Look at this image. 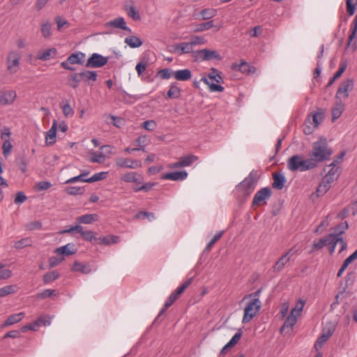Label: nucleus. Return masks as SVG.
I'll list each match as a JSON object with an SVG mask.
<instances>
[{
    "mask_svg": "<svg viewBox=\"0 0 357 357\" xmlns=\"http://www.w3.org/2000/svg\"><path fill=\"white\" fill-rule=\"evenodd\" d=\"M169 52L178 55L193 52V49L189 42L177 43L171 47Z\"/></svg>",
    "mask_w": 357,
    "mask_h": 357,
    "instance_id": "4468645a",
    "label": "nucleus"
},
{
    "mask_svg": "<svg viewBox=\"0 0 357 357\" xmlns=\"http://www.w3.org/2000/svg\"><path fill=\"white\" fill-rule=\"evenodd\" d=\"M310 156L304 159L300 155H294L287 160V167L291 172H306L316 167Z\"/></svg>",
    "mask_w": 357,
    "mask_h": 357,
    "instance_id": "f03ea898",
    "label": "nucleus"
},
{
    "mask_svg": "<svg viewBox=\"0 0 357 357\" xmlns=\"http://www.w3.org/2000/svg\"><path fill=\"white\" fill-rule=\"evenodd\" d=\"M54 252L59 255L69 256L75 254L77 252V249L74 244L68 243L63 246L56 248Z\"/></svg>",
    "mask_w": 357,
    "mask_h": 357,
    "instance_id": "4be33fe9",
    "label": "nucleus"
},
{
    "mask_svg": "<svg viewBox=\"0 0 357 357\" xmlns=\"http://www.w3.org/2000/svg\"><path fill=\"white\" fill-rule=\"evenodd\" d=\"M331 185L328 183V181L322 178V181L319 185L318 186L316 194L317 197H321L324 195L331 188Z\"/></svg>",
    "mask_w": 357,
    "mask_h": 357,
    "instance_id": "72a5a7b5",
    "label": "nucleus"
},
{
    "mask_svg": "<svg viewBox=\"0 0 357 357\" xmlns=\"http://www.w3.org/2000/svg\"><path fill=\"white\" fill-rule=\"evenodd\" d=\"M298 317L292 314V313H290V314L287 317L282 328H281V331H282L285 328H292L296 324V321H297V318Z\"/></svg>",
    "mask_w": 357,
    "mask_h": 357,
    "instance_id": "a19ab883",
    "label": "nucleus"
},
{
    "mask_svg": "<svg viewBox=\"0 0 357 357\" xmlns=\"http://www.w3.org/2000/svg\"><path fill=\"white\" fill-rule=\"evenodd\" d=\"M192 282V278H189L185 282H184L179 287H178L175 290L177 293V295L180 296L184 292V291L191 284Z\"/></svg>",
    "mask_w": 357,
    "mask_h": 357,
    "instance_id": "774afa93",
    "label": "nucleus"
},
{
    "mask_svg": "<svg viewBox=\"0 0 357 357\" xmlns=\"http://www.w3.org/2000/svg\"><path fill=\"white\" fill-rule=\"evenodd\" d=\"M192 282V278H189L185 282H184L179 287H178L175 290L177 293V295L180 296L184 292V291L191 284Z\"/></svg>",
    "mask_w": 357,
    "mask_h": 357,
    "instance_id": "338daca9",
    "label": "nucleus"
},
{
    "mask_svg": "<svg viewBox=\"0 0 357 357\" xmlns=\"http://www.w3.org/2000/svg\"><path fill=\"white\" fill-rule=\"evenodd\" d=\"M354 82L353 79H347L342 82L337 91L335 98L338 100L342 98H348L349 92L354 89Z\"/></svg>",
    "mask_w": 357,
    "mask_h": 357,
    "instance_id": "9d476101",
    "label": "nucleus"
},
{
    "mask_svg": "<svg viewBox=\"0 0 357 357\" xmlns=\"http://www.w3.org/2000/svg\"><path fill=\"white\" fill-rule=\"evenodd\" d=\"M357 33V13L355 16L352 22V26L351 29V33L349 36L347 47L351 46L353 51H355L357 48L356 42L352 43V40L356 38Z\"/></svg>",
    "mask_w": 357,
    "mask_h": 357,
    "instance_id": "5701e85b",
    "label": "nucleus"
},
{
    "mask_svg": "<svg viewBox=\"0 0 357 357\" xmlns=\"http://www.w3.org/2000/svg\"><path fill=\"white\" fill-rule=\"evenodd\" d=\"M203 20H209L217 15V10L215 8H204L200 11Z\"/></svg>",
    "mask_w": 357,
    "mask_h": 357,
    "instance_id": "a18cd8bd",
    "label": "nucleus"
},
{
    "mask_svg": "<svg viewBox=\"0 0 357 357\" xmlns=\"http://www.w3.org/2000/svg\"><path fill=\"white\" fill-rule=\"evenodd\" d=\"M85 54L82 52H75L70 54L66 61L61 63V67L64 69L73 71L75 68H73L70 64H82L84 61Z\"/></svg>",
    "mask_w": 357,
    "mask_h": 357,
    "instance_id": "6e6552de",
    "label": "nucleus"
},
{
    "mask_svg": "<svg viewBox=\"0 0 357 357\" xmlns=\"http://www.w3.org/2000/svg\"><path fill=\"white\" fill-rule=\"evenodd\" d=\"M224 234V231H220L218 234H216L213 238L208 242L207 244L205 250L209 251L212 248V247L214 245V244L222 237V236Z\"/></svg>",
    "mask_w": 357,
    "mask_h": 357,
    "instance_id": "6e6d98bb",
    "label": "nucleus"
},
{
    "mask_svg": "<svg viewBox=\"0 0 357 357\" xmlns=\"http://www.w3.org/2000/svg\"><path fill=\"white\" fill-rule=\"evenodd\" d=\"M201 82H203L208 86L211 92H222L224 87L220 84L223 82L221 72L215 68H211L207 77H202Z\"/></svg>",
    "mask_w": 357,
    "mask_h": 357,
    "instance_id": "7ed1b4c3",
    "label": "nucleus"
},
{
    "mask_svg": "<svg viewBox=\"0 0 357 357\" xmlns=\"http://www.w3.org/2000/svg\"><path fill=\"white\" fill-rule=\"evenodd\" d=\"M333 153L332 149L328 146L326 138L321 137L317 141L313 142L312 149L309 156L316 167L331 158Z\"/></svg>",
    "mask_w": 357,
    "mask_h": 357,
    "instance_id": "f257e3e1",
    "label": "nucleus"
},
{
    "mask_svg": "<svg viewBox=\"0 0 357 357\" xmlns=\"http://www.w3.org/2000/svg\"><path fill=\"white\" fill-rule=\"evenodd\" d=\"M174 77L178 81H187L192 77V73L189 69L178 70L173 72Z\"/></svg>",
    "mask_w": 357,
    "mask_h": 357,
    "instance_id": "a878e982",
    "label": "nucleus"
},
{
    "mask_svg": "<svg viewBox=\"0 0 357 357\" xmlns=\"http://www.w3.org/2000/svg\"><path fill=\"white\" fill-rule=\"evenodd\" d=\"M20 55L17 52H11L6 59L8 71L11 74L16 73L20 68Z\"/></svg>",
    "mask_w": 357,
    "mask_h": 357,
    "instance_id": "1a4fd4ad",
    "label": "nucleus"
},
{
    "mask_svg": "<svg viewBox=\"0 0 357 357\" xmlns=\"http://www.w3.org/2000/svg\"><path fill=\"white\" fill-rule=\"evenodd\" d=\"M30 245H31V240L29 238H22L16 241L14 244L16 249H22Z\"/></svg>",
    "mask_w": 357,
    "mask_h": 357,
    "instance_id": "5fc2aeb1",
    "label": "nucleus"
},
{
    "mask_svg": "<svg viewBox=\"0 0 357 357\" xmlns=\"http://www.w3.org/2000/svg\"><path fill=\"white\" fill-rule=\"evenodd\" d=\"M105 155L103 152L101 151L99 153H93L90 160L92 162L102 163L105 161Z\"/></svg>",
    "mask_w": 357,
    "mask_h": 357,
    "instance_id": "052dcab7",
    "label": "nucleus"
},
{
    "mask_svg": "<svg viewBox=\"0 0 357 357\" xmlns=\"http://www.w3.org/2000/svg\"><path fill=\"white\" fill-rule=\"evenodd\" d=\"M65 192L69 195H82L85 192L84 187L70 186L65 189Z\"/></svg>",
    "mask_w": 357,
    "mask_h": 357,
    "instance_id": "37998d69",
    "label": "nucleus"
},
{
    "mask_svg": "<svg viewBox=\"0 0 357 357\" xmlns=\"http://www.w3.org/2000/svg\"><path fill=\"white\" fill-rule=\"evenodd\" d=\"M214 26L213 21L211 20L204 23L198 24L195 26V32H202L208 30Z\"/></svg>",
    "mask_w": 357,
    "mask_h": 357,
    "instance_id": "09e8293b",
    "label": "nucleus"
},
{
    "mask_svg": "<svg viewBox=\"0 0 357 357\" xmlns=\"http://www.w3.org/2000/svg\"><path fill=\"white\" fill-rule=\"evenodd\" d=\"M305 301L299 299L296 303L295 307L291 310V313L300 317L305 306Z\"/></svg>",
    "mask_w": 357,
    "mask_h": 357,
    "instance_id": "8fccbe9b",
    "label": "nucleus"
},
{
    "mask_svg": "<svg viewBox=\"0 0 357 357\" xmlns=\"http://www.w3.org/2000/svg\"><path fill=\"white\" fill-rule=\"evenodd\" d=\"M198 160V157L194 155H188L180 158L178 162L170 165V168H180L188 167Z\"/></svg>",
    "mask_w": 357,
    "mask_h": 357,
    "instance_id": "2eb2a0df",
    "label": "nucleus"
},
{
    "mask_svg": "<svg viewBox=\"0 0 357 357\" xmlns=\"http://www.w3.org/2000/svg\"><path fill=\"white\" fill-rule=\"evenodd\" d=\"M57 53L56 48H49L38 52L37 59L41 61H47L56 56Z\"/></svg>",
    "mask_w": 357,
    "mask_h": 357,
    "instance_id": "393cba45",
    "label": "nucleus"
},
{
    "mask_svg": "<svg viewBox=\"0 0 357 357\" xmlns=\"http://www.w3.org/2000/svg\"><path fill=\"white\" fill-rule=\"evenodd\" d=\"M51 317L47 315L40 316L36 321H37L39 327L41 326H47L51 324Z\"/></svg>",
    "mask_w": 357,
    "mask_h": 357,
    "instance_id": "bf43d9fd",
    "label": "nucleus"
},
{
    "mask_svg": "<svg viewBox=\"0 0 357 357\" xmlns=\"http://www.w3.org/2000/svg\"><path fill=\"white\" fill-rule=\"evenodd\" d=\"M193 48L195 45H204L206 43V40L202 36H195L191 38L190 41L189 42Z\"/></svg>",
    "mask_w": 357,
    "mask_h": 357,
    "instance_id": "680f3d73",
    "label": "nucleus"
},
{
    "mask_svg": "<svg viewBox=\"0 0 357 357\" xmlns=\"http://www.w3.org/2000/svg\"><path fill=\"white\" fill-rule=\"evenodd\" d=\"M56 130H57V121L54 120L52 127L46 132L45 142L47 145H53L56 141Z\"/></svg>",
    "mask_w": 357,
    "mask_h": 357,
    "instance_id": "f3484780",
    "label": "nucleus"
},
{
    "mask_svg": "<svg viewBox=\"0 0 357 357\" xmlns=\"http://www.w3.org/2000/svg\"><path fill=\"white\" fill-rule=\"evenodd\" d=\"M328 243V236L320 238L319 241H314L313 242L312 246L315 250H320L323 247L327 245Z\"/></svg>",
    "mask_w": 357,
    "mask_h": 357,
    "instance_id": "e2e57ef3",
    "label": "nucleus"
},
{
    "mask_svg": "<svg viewBox=\"0 0 357 357\" xmlns=\"http://www.w3.org/2000/svg\"><path fill=\"white\" fill-rule=\"evenodd\" d=\"M349 225L347 222H342L334 227V233H331L329 235H333L335 238H340L342 237V234L344 233V231L348 229Z\"/></svg>",
    "mask_w": 357,
    "mask_h": 357,
    "instance_id": "7c9ffc66",
    "label": "nucleus"
},
{
    "mask_svg": "<svg viewBox=\"0 0 357 357\" xmlns=\"http://www.w3.org/2000/svg\"><path fill=\"white\" fill-rule=\"evenodd\" d=\"M261 301L258 298L252 299L244 309L243 323L250 321L261 308Z\"/></svg>",
    "mask_w": 357,
    "mask_h": 357,
    "instance_id": "39448f33",
    "label": "nucleus"
},
{
    "mask_svg": "<svg viewBox=\"0 0 357 357\" xmlns=\"http://www.w3.org/2000/svg\"><path fill=\"white\" fill-rule=\"evenodd\" d=\"M63 115L68 118L74 115V110L68 102L61 106Z\"/></svg>",
    "mask_w": 357,
    "mask_h": 357,
    "instance_id": "13d9d810",
    "label": "nucleus"
},
{
    "mask_svg": "<svg viewBox=\"0 0 357 357\" xmlns=\"http://www.w3.org/2000/svg\"><path fill=\"white\" fill-rule=\"evenodd\" d=\"M115 165L121 168L137 169L142 166L139 161L124 158H117L115 160Z\"/></svg>",
    "mask_w": 357,
    "mask_h": 357,
    "instance_id": "ddd939ff",
    "label": "nucleus"
},
{
    "mask_svg": "<svg viewBox=\"0 0 357 357\" xmlns=\"http://www.w3.org/2000/svg\"><path fill=\"white\" fill-rule=\"evenodd\" d=\"M69 85L73 89H77L79 86V82L82 81L80 79L79 73L71 75L69 77Z\"/></svg>",
    "mask_w": 357,
    "mask_h": 357,
    "instance_id": "603ef678",
    "label": "nucleus"
},
{
    "mask_svg": "<svg viewBox=\"0 0 357 357\" xmlns=\"http://www.w3.org/2000/svg\"><path fill=\"white\" fill-rule=\"evenodd\" d=\"M333 235H328L327 246L328 247L330 255H333L335 252L336 245L338 243V240L340 238H335Z\"/></svg>",
    "mask_w": 357,
    "mask_h": 357,
    "instance_id": "c03bdc74",
    "label": "nucleus"
},
{
    "mask_svg": "<svg viewBox=\"0 0 357 357\" xmlns=\"http://www.w3.org/2000/svg\"><path fill=\"white\" fill-rule=\"evenodd\" d=\"M125 43L131 48H137L142 45V40L135 36L127 37L125 39Z\"/></svg>",
    "mask_w": 357,
    "mask_h": 357,
    "instance_id": "c9c22d12",
    "label": "nucleus"
},
{
    "mask_svg": "<svg viewBox=\"0 0 357 357\" xmlns=\"http://www.w3.org/2000/svg\"><path fill=\"white\" fill-rule=\"evenodd\" d=\"M98 215L97 214H85L77 218V222L79 224H91L98 220Z\"/></svg>",
    "mask_w": 357,
    "mask_h": 357,
    "instance_id": "c85d7f7f",
    "label": "nucleus"
},
{
    "mask_svg": "<svg viewBox=\"0 0 357 357\" xmlns=\"http://www.w3.org/2000/svg\"><path fill=\"white\" fill-rule=\"evenodd\" d=\"M146 137L145 136H139L135 141L136 148H133L132 151H144V147L146 144Z\"/></svg>",
    "mask_w": 357,
    "mask_h": 357,
    "instance_id": "3c124183",
    "label": "nucleus"
},
{
    "mask_svg": "<svg viewBox=\"0 0 357 357\" xmlns=\"http://www.w3.org/2000/svg\"><path fill=\"white\" fill-rule=\"evenodd\" d=\"M338 162V160H334L330 165L324 168V171H326L327 168H330L326 174L333 176V178L336 179L339 177L338 169L336 167Z\"/></svg>",
    "mask_w": 357,
    "mask_h": 357,
    "instance_id": "4c0bfd02",
    "label": "nucleus"
},
{
    "mask_svg": "<svg viewBox=\"0 0 357 357\" xmlns=\"http://www.w3.org/2000/svg\"><path fill=\"white\" fill-rule=\"evenodd\" d=\"M59 276L60 274L57 271H53L45 273L43 275V280L45 284H49L58 279Z\"/></svg>",
    "mask_w": 357,
    "mask_h": 357,
    "instance_id": "58836bf2",
    "label": "nucleus"
},
{
    "mask_svg": "<svg viewBox=\"0 0 357 357\" xmlns=\"http://www.w3.org/2000/svg\"><path fill=\"white\" fill-rule=\"evenodd\" d=\"M127 14L129 17L132 18L134 20H139L140 15L138 11L135 10L133 6H130L126 9Z\"/></svg>",
    "mask_w": 357,
    "mask_h": 357,
    "instance_id": "0e129e2a",
    "label": "nucleus"
},
{
    "mask_svg": "<svg viewBox=\"0 0 357 357\" xmlns=\"http://www.w3.org/2000/svg\"><path fill=\"white\" fill-rule=\"evenodd\" d=\"M271 195L272 190L270 188H262L255 195L252 202V206L266 204V202L270 199Z\"/></svg>",
    "mask_w": 357,
    "mask_h": 357,
    "instance_id": "0eeeda50",
    "label": "nucleus"
},
{
    "mask_svg": "<svg viewBox=\"0 0 357 357\" xmlns=\"http://www.w3.org/2000/svg\"><path fill=\"white\" fill-rule=\"evenodd\" d=\"M296 251L294 248H291L288 252L281 256L273 266L274 273L281 272L287 264L290 261L291 257L294 255Z\"/></svg>",
    "mask_w": 357,
    "mask_h": 357,
    "instance_id": "f8f14e48",
    "label": "nucleus"
},
{
    "mask_svg": "<svg viewBox=\"0 0 357 357\" xmlns=\"http://www.w3.org/2000/svg\"><path fill=\"white\" fill-rule=\"evenodd\" d=\"M80 79L87 85H93L97 80L98 75L96 72L91 70H85L79 73Z\"/></svg>",
    "mask_w": 357,
    "mask_h": 357,
    "instance_id": "6ab92c4d",
    "label": "nucleus"
},
{
    "mask_svg": "<svg viewBox=\"0 0 357 357\" xmlns=\"http://www.w3.org/2000/svg\"><path fill=\"white\" fill-rule=\"evenodd\" d=\"M12 148L13 145L10 141V139H5L2 145L3 154L5 156H8L10 153Z\"/></svg>",
    "mask_w": 357,
    "mask_h": 357,
    "instance_id": "4d7b16f0",
    "label": "nucleus"
},
{
    "mask_svg": "<svg viewBox=\"0 0 357 357\" xmlns=\"http://www.w3.org/2000/svg\"><path fill=\"white\" fill-rule=\"evenodd\" d=\"M344 110V104L341 99H335V104L331 109L332 121L334 122L340 117Z\"/></svg>",
    "mask_w": 357,
    "mask_h": 357,
    "instance_id": "aec40b11",
    "label": "nucleus"
},
{
    "mask_svg": "<svg viewBox=\"0 0 357 357\" xmlns=\"http://www.w3.org/2000/svg\"><path fill=\"white\" fill-rule=\"evenodd\" d=\"M107 62V57L103 56L98 53H93L88 59L86 63V67L92 68H101L106 65Z\"/></svg>",
    "mask_w": 357,
    "mask_h": 357,
    "instance_id": "9b49d317",
    "label": "nucleus"
},
{
    "mask_svg": "<svg viewBox=\"0 0 357 357\" xmlns=\"http://www.w3.org/2000/svg\"><path fill=\"white\" fill-rule=\"evenodd\" d=\"M334 333V329L333 328H328L327 330H324L322 333L321 335L317 340L314 347L317 349L318 347H321L322 345L332 336Z\"/></svg>",
    "mask_w": 357,
    "mask_h": 357,
    "instance_id": "b1692460",
    "label": "nucleus"
},
{
    "mask_svg": "<svg viewBox=\"0 0 357 357\" xmlns=\"http://www.w3.org/2000/svg\"><path fill=\"white\" fill-rule=\"evenodd\" d=\"M24 317V312L13 314L8 317V319L5 321L4 324H3V326H8L13 325L14 324H17L20 322L23 319Z\"/></svg>",
    "mask_w": 357,
    "mask_h": 357,
    "instance_id": "c756f323",
    "label": "nucleus"
},
{
    "mask_svg": "<svg viewBox=\"0 0 357 357\" xmlns=\"http://www.w3.org/2000/svg\"><path fill=\"white\" fill-rule=\"evenodd\" d=\"M98 243L101 245H111L119 241V237L117 236L107 235L98 238Z\"/></svg>",
    "mask_w": 357,
    "mask_h": 357,
    "instance_id": "473e14b6",
    "label": "nucleus"
},
{
    "mask_svg": "<svg viewBox=\"0 0 357 357\" xmlns=\"http://www.w3.org/2000/svg\"><path fill=\"white\" fill-rule=\"evenodd\" d=\"M17 97L14 91H0V105H6L12 104Z\"/></svg>",
    "mask_w": 357,
    "mask_h": 357,
    "instance_id": "a211bd4d",
    "label": "nucleus"
},
{
    "mask_svg": "<svg viewBox=\"0 0 357 357\" xmlns=\"http://www.w3.org/2000/svg\"><path fill=\"white\" fill-rule=\"evenodd\" d=\"M41 33L45 38H50L52 36V24L46 22L41 24Z\"/></svg>",
    "mask_w": 357,
    "mask_h": 357,
    "instance_id": "49530a36",
    "label": "nucleus"
},
{
    "mask_svg": "<svg viewBox=\"0 0 357 357\" xmlns=\"http://www.w3.org/2000/svg\"><path fill=\"white\" fill-rule=\"evenodd\" d=\"M192 282V278H189L185 282H184L179 287H178L175 290L177 293V295L180 296L184 292V291L191 284Z\"/></svg>",
    "mask_w": 357,
    "mask_h": 357,
    "instance_id": "69168bd1",
    "label": "nucleus"
},
{
    "mask_svg": "<svg viewBox=\"0 0 357 357\" xmlns=\"http://www.w3.org/2000/svg\"><path fill=\"white\" fill-rule=\"evenodd\" d=\"M17 291V287L15 284L6 285L0 288V298L7 296L15 294Z\"/></svg>",
    "mask_w": 357,
    "mask_h": 357,
    "instance_id": "f704fd0d",
    "label": "nucleus"
},
{
    "mask_svg": "<svg viewBox=\"0 0 357 357\" xmlns=\"http://www.w3.org/2000/svg\"><path fill=\"white\" fill-rule=\"evenodd\" d=\"M188 176V173L185 171L174 172L165 174L162 178L164 180L172 181H183Z\"/></svg>",
    "mask_w": 357,
    "mask_h": 357,
    "instance_id": "412c9836",
    "label": "nucleus"
},
{
    "mask_svg": "<svg viewBox=\"0 0 357 357\" xmlns=\"http://www.w3.org/2000/svg\"><path fill=\"white\" fill-rule=\"evenodd\" d=\"M121 179L126 183H142V181L137 177V173L135 172L126 173L121 176Z\"/></svg>",
    "mask_w": 357,
    "mask_h": 357,
    "instance_id": "e433bc0d",
    "label": "nucleus"
},
{
    "mask_svg": "<svg viewBox=\"0 0 357 357\" xmlns=\"http://www.w3.org/2000/svg\"><path fill=\"white\" fill-rule=\"evenodd\" d=\"M258 180L259 176L257 172L252 170L250 172L249 175L236 186V190L243 196L248 197L255 190Z\"/></svg>",
    "mask_w": 357,
    "mask_h": 357,
    "instance_id": "20e7f679",
    "label": "nucleus"
},
{
    "mask_svg": "<svg viewBox=\"0 0 357 357\" xmlns=\"http://www.w3.org/2000/svg\"><path fill=\"white\" fill-rule=\"evenodd\" d=\"M71 269L73 271L79 272L83 274H89L91 272V266L89 264L79 261H75Z\"/></svg>",
    "mask_w": 357,
    "mask_h": 357,
    "instance_id": "bb28decb",
    "label": "nucleus"
},
{
    "mask_svg": "<svg viewBox=\"0 0 357 357\" xmlns=\"http://www.w3.org/2000/svg\"><path fill=\"white\" fill-rule=\"evenodd\" d=\"M181 95V89L175 84H172L170 85L169 90L167 92V96L169 98H178Z\"/></svg>",
    "mask_w": 357,
    "mask_h": 357,
    "instance_id": "de8ad7c7",
    "label": "nucleus"
},
{
    "mask_svg": "<svg viewBox=\"0 0 357 357\" xmlns=\"http://www.w3.org/2000/svg\"><path fill=\"white\" fill-rule=\"evenodd\" d=\"M285 177L282 174H273V182L272 183L273 188L282 190L285 184Z\"/></svg>",
    "mask_w": 357,
    "mask_h": 357,
    "instance_id": "cd10ccee",
    "label": "nucleus"
},
{
    "mask_svg": "<svg viewBox=\"0 0 357 357\" xmlns=\"http://www.w3.org/2000/svg\"><path fill=\"white\" fill-rule=\"evenodd\" d=\"M232 68L235 70H239L242 73H252V69L255 70V68L250 66L249 64L245 61L241 62L240 64H234Z\"/></svg>",
    "mask_w": 357,
    "mask_h": 357,
    "instance_id": "ea45409f",
    "label": "nucleus"
},
{
    "mask_svg": "<svg viewBox=\"0 0 357 357\" xmlns=\"http://www.w3.org/2000/svg\"><path fill=\"white\" fill-rule=\"evenodd\" d=\"M323 121V112H317L311 116H308L307 122L313 124V128H317Z\"/></svg>",
    "mask_w": 357,
    "mask_h": 357,
    "instance_id": "2f4dec72",
    "label": "nucleus"
},
{
    "mask_svg": "<svg viewBox=\"0 0 357 357\" xmlns=\"http://www.w3.org/2000/svg\"><path fill=\"white\" fill-rule=\"evenodd\" d=\"M105 26L106 27L121 29H123L125 31H128L129 32L131 31L130 29L126 26V21H125L124 18L122 17H119L115 18L113 20L107 22V23H105Z\"/></svg>",
    "mask_w": 357,
    "mask_h": 357,
    "instance_id": "dca6fc26",
    "label": "nucleus"
},
{
    "mask_svg": "<svg viewBox=\"0 0 357 357\" xmlns=\"http://www.w3.org/2000/svg\"><path fill=\"white\" fill-rule=\"evenodd\" d=\"M107 172H101L93 174L91 177L86 179V183H93L106 178Z\"/></svg>",
    "mask_w": 357,
    "mask_h": 357,
    "instance_id": "864d4df0",
    "label": "nucleus"
},
{
    "mask_svg": "<svg viewBox=\"0 0 357 357\" xmlns=\"http://www.w3.org/2000/svg\"><path fill=\"white\" fill-rule=\"evenodd\" d=\"M12 275V271L7 268L6 264L0 263V280L9 279Z\"/></svg>",
    "mask_w": 357,
    "mask_h": 357,
    "instance_id": "79ce46f5",
    "label": "nucleus"
},
{
    "mask_svg": "<svg viewBox=\"0 0 357 357\" xmlns=\"http://www.w3.org/2000/svg\"><path fill=\"white\" fill-rule=\"evenodd\" d=\"M193 56L196 61H221L222 57L216 50L210 49H202L193 52Z\"/></svg>",
    "mask_w": 357,
    "mask_h": 357,
    "instance_id": "423d86ee",
    "label": "nucleus"
}]
</instances>
